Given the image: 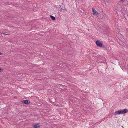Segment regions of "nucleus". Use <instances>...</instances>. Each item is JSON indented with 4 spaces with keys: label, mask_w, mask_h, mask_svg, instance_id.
Here are the masks:
<instances>
[{
    "label": "nucleus",
    "mask_w": 128,
    "mask_h": 128,
    "mask_svg": "<svg viewBox=\"0 0 128 128\" xmlns=\"http://www.w3.org/2000/svg\"><path fill=\"white\" fill-rule=\"evenodd\" d=\"M107 1L108 2H110L111 1V0H107Z\"/></svg>",
    "instance_id": "9"
},
{
    "label": "nucleus",
    "mask_w": 128,
    "mask_h": 128,
    "mask_svg": "<svg viewBox=\"0 0 128 128\" xmlns=\"http://www.w3.org/2000/svg\"><path fill=\"white\" fill-rule=\"evenodd\" d=\"M63 11L64 12V11H66V8H64V9H63Z\"/></svg>",
    "instance_id": "11"
},
{
    "label": "nucleus",
    "mask_w": 128,
    "mask_h": 128,
    "mask_svg": "<svg viewBox=\"0 0 128 128\" xmlns=\"http://www.w3.org/2000/svg\"><path fill=\"white\" fill-rule=\"evenodd\" d=\"M50 16L52 20H56L55 18L54 17V16H52L51 15H50Z\"/></svg>",
    "instance_id": "7"
},
{
    "label": "nucleus",
    "mask_w": 128,
    "mask_h": 128,
    "mask_svg": "<svg viewBox=\"0 0 128 128\" xmlns=\"http://www.w3.org/2000/svg\"><path fill=\"white\" fill-rule=\"evenodd\" d=\"M33 126L35 128H40V125L38 124H34Z\"/></svg>",
    "instance_id": "5"
},
{
    "label": "nucleus",
    "mask_w": 128,
    "mask_h": 128,
    "mask_svg": "<svg viewBox=\"0 0 128 128\" xmlns=\"http://www.w3.org/2000/svg\"><path fill=\"white\" fill-rule=\"evenodd\" d=\"M2 34H3L4 35H6L8 34H5L4 33V32H2Z\"/></svg>",
    "instance_id": "10"
},
{
    "label": "nucleus",
    "mask_w": 128,
    "mask_h": 128,
    "mask_svg": "<svg viewBox=\"0 0 128 128\" xmlns=\"http://www.w3.org/2000/svg\"><path fill=\"white\" fill-rule=\"evenodd\" d=\"M61 5H59V8H61Z\"/></svg>",
    "instance_id": "14"
},
{
    "label": "nucleus",
    "mask_w": 128,
    "mask_h": 128,
    "mask_svg": "<svg viewBox=\"0 0 128 128\" xmlns=\"http://www.w3.org/2000/svg\"><path fill=\"white\" fill-rule=\"evenodd\" d=\"M121 2H124V0H120Z\"/></svg>",
    "instance_id": "13"
},
{
    "label": "nucleus",
    "mask_w": 128,
    "mask_h": 128,
    "mask_svg": "<svg viewBox=\"0 0 128 128\" xmlns=\"http://www.w3.org/2000/svg\"><path fill=\"white\" fill-rule=\"evenodd\" d=\"M22 102L24 104H28L30 103V102L28 100H24L22 101Z\"/></svg>",
    "instance_id": "4"
},
{
    "label": "nucleus",
    "mask_w": 128,
    "mask_h": 128,
    "mask_svg": "<svg viewBox=\"0 0 128 128\" xmlns=\"http://www.w3.org/2000/svg\"><path fill=\"white\" fill-rule=\"evenodd\" d=\"M78 11L80 13H83L84 12V10L82 8L79 9L78 10Z\"/></svg>",
    "instance_id": "6"
},
{
    "label": "nucleus",
    "mask_w": 128,
    "mask_h": 128,
    "mask_svg": "<svg viewBox=\"0 0 128 128\" xmlns=\"http://www.w3.org/2000/svg\"><path fill=\"white\" fill-rule=\"evenodd\" d=\"M2 53L0 52V55H2Z\"/></svg>",
    "instance_id": "15"
},
{
    "label": "nucleus",
    "mask_w": 128,
    "mask_h": 128,
    "mask_svg": "<svg viewBox=\"0 0 128 128\" xmlns=\"http://www.w3.org/2000/svg\"><path fill=\"white\" fill-rule=\"evenodd\" d=\"M63 10L62 8H61L60 9V11H62V10Z\"/></svg>",
    "instance_id": "12"
},
{
    "label": "nucleus",
    "mask_w": 128,
    "mask_h": 128,
    "mask_svg": "<svg viewBox=\"0 0 128 128\" xmlns=\"http://www.w3.org/2000/svg\"><path fill=\"white\" fill-rule=\"evenodd\" d=\"M127 110L126 109L120 110L116 111L114 114H125L127 112Z\"/></svg>",
    "instance_id": "1"
},
{
    "label": "nucleus",
    "mask_w": 128,
    "mask_h": 128,
    "mask_svg": "<svg viewBox=\"0 0 128 128\" xmlns=\"http://www.w3.org/2000/svg\"><path fill=\"white\" fill-rule=\"evenodd\" d=\"M3 70L0 68V72H2L3 71Z\"/></svg>",
    "instance_id": "8"
},
{
    "label": "nucleus",
    "mask_w": 128,
    "mask_h": 128,
    "mask_svg": "<svg viewBox=\"0 0 128 128\" xmlns=\"http://www.w3.org/2000/svg\"><path fill=\"white\" fill-rule=\"evenodd\" d=\"M92 10L93 12V14L96 16H97L98 14V12L94 8H92Z\"/></svg>",
    "instance_id": "3"
},
{
    "label": "nucleus",
    "mask_w": 128,
    "mask_h": 128,
    "mask_svg": "<svg viewBox=\"0 0 128 128\" xmlns=\"http://www.w3.org/2000/svg\"><path fill=\"white\" fill-rule=\"evenodd\" d=\"M96 43L97 46L101 48L102 46V42L99 40H98L96 41Z\"/></svg>",
    "instance_id": "2"
}]
</instances>
